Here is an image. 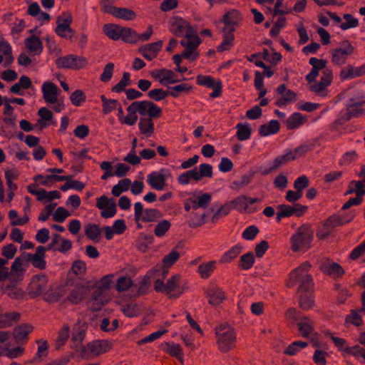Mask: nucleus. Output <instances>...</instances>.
Here are the masks:
<instances>
[{
	"mask_svg": "<svg viewBox=\"0 0 365 365\" xmlns=\"http://www.w3.org/2000/svg\"><path fill=\"white\" fill-rule=\"evenodd\" d=\"M217 344L220 352L227 353L235 346L237 336L234 329L227 324H222L215 329Z\"/></svg>",
	"mask_w": 365,
	"mask_h": 365,
	"instance_id": "7ed1b4c3",
	"label": "nucleus"
},
{
	"mask_svg": "<svg viewBox=\"0 0 365 365\" xmlns=\"http://www.w3.org/2000/svg\"><path fill=\"white\" fill-rule=\"evenodd\" d=\"M122 29L123 27L118 25L108 24L104 25L103 32L109 38L117 41L121 36Z\"/></svg>",
	"mask_w": 365,
	"mask_h": 365,
	"instance_id": "58836bf2",
	"label": "nucleus"
},
{
	"mask_svg": "<svg viewBox=\"0 0 365 365\" xmlns=\"http://www.w3.org/2000/svg\"><path fill=\"white\" fill-rule=\"evenodd\" d=\"M197 83L200 86L213 89V92L210 94L211 98H217L221 95L222 83L220 80L215 81L214 78L210 76L198 75L197 76Z\"/></svg>",
	"mask_w": 365,
	"mask_h": 365,
	"instance_id": "6ab92c4d",
	"label": "nucleus"
},
{
	"mask_svg": "<svg viewBox=\"0 0 365 365\" xmlns=\"http://www.w3.org/2000/svg\"><path fill=\"white\" fill-rule=\"evenodd\" d=\"M241 251V246L235 245L232 247L222 256L220 259V262L222 264L231 262L240 254Z\"/></svg>",
	"mask_w": 365,
	"mask_h": 365,
	"instance_id": "a18cd8bd",
	"label": "nucleus"
},
{
	"mask_svg": "<svg viewBox=\"0 0 365 365\" xmlns=\"http://www.w3.org/2000/svg\"><path fill=\"white\" fill-rule=\"evenodd\" d=\"M212 199V195L210 193H204L198 199L190 200L192 204V209L197 210L198 208H206L210 205Z\"/></svg>",
	"mask_w": 365,
	"mask_h": 365,
	"instance_id": "49530a36",
	"label": "nucleus"
},
{
	"mask_svg": "<svg viewBox=\"0 0 365 365\" xmlns=\"http://www.w3.org/2000/svg\"><path fill=\"white\" fill-rule=\"evenodd\" d=\"M319 269L324 274L336 278L341 277L345 272L339 264L331 262L328 259L320 264Z\"/></svg>",
	"mask_w": 365,
	"mask_h": 365,
	"instance_id": "aec40b11",
	"label": "nucleus"
},
{
	"mask_svg": "<svg viewBox=\"0 0 365 365\" xmlns=\"http://www.w3.org/2000/svg\"><path fill=\"white\" fill-rule=\"evenodd\" d=\"M170 89L171 91H168V96H171L173 98H177L178 96V93H189L192 90V87L187 83H181L171 87Z\"/></svg>",
	"mask_w": 365,
	"mask_h": 365,
	"instance_id": "e2e57ef3",
	"label": "nucleus"
},
{
	"mask_svg": "<svg viewBox=\"0 0 365 365\" xmlns=\"http://www.w3.org/2000/svg\"><path fill=\"white\" fill-rule=\"evenodd\" d=\"M242 21L241 14L235 9L231 10L224 14L221 20L224 24H228L237 27Z\"/></svg>",
	"mask_w": 365,
	"mask_h": 365,
	"instance_id": "473e14b6",
	"label": "nucleus"
},
{
	"mask_svg": "<svg viewBox=\"0 0 365 365\" xmlns=\"http://www.w3.org/2000/svg\"><path fill=\"white\" fill-rule=\"evenodd\" d=\"M163 41L148 43L138 48V52L148 61L156 58L163 46Z\"/></svg>",
	"mask_w": 365,
	"mask_h": 365,
	"instance_id": "412c9836",
	"label": "nucleus"
},
{
	"mask_svg": "<svg viewBox=\"0 0 365 365\" xmlns=\"http://www.w3.org/2000/svg\"><path fill=\"white\" fill-rule=\"evenodd\" d=\"M150 76L163 86L175 83L180 81L176 78L173 71L166 68L154 70L150 72Z\"/></svg>",
	"mask_w": 365,
	"mask_h": 365,
	"instance_id": "2eb2a0df",
	"label": "nucleus"
},
{
	"mask_svg": "<svg viewBox=\"0 0 365 365\" xmlns=\"http://www.w3.org/2000/svg\"><path fill=\"white\" fill-rule=\"evenodd\" d=\"M327 86H326L323 83L320 81H316L314 80V82H312L309 86V90L314 93L320 96H326L327 95Z\"/></svg>",
	"mask_w": 365,
	"mask_h": 365,
	"instance_id": "052dcab7",
	"label": "nucleus"
},
{
	"mask_svg": "<svg viewBox=\"0 0 365 365\" xmlns=\"http://www.w3.org/2000/svg\"><path fill=\"white\" fill-rule=\"evenodd\" d=\"M170 222L168 220H163L156 225L153 231L154 234L157 237H163L170 230Z\"/></svg>",
	"mask_w": 365,
	"mask_h": 365,
	"instance_id": "13d9d810",
	"label": "nucleus"
},
{
	"mask_svg": "<svg viewBox=\"0 0 365 365\" xmlns=\"http://www.w3.org/2000/svg\"><path fill=\"white\" fill-rule=\"evenodd\" d=\"M200 43L201 40L195 33L190 34L188 37H185L184 39L180 41V44L185 49L189 50H196Z\"/></svg>",
	"mask_w": 365,
	"mask_h": 365,
	"instance_id": "a19ab883",
	"label": "nucleus"
},
{
	"mask_svg": "<svg viewBox=\"0 0 365 365\" xmlns=\"http://www.w3.org/2000/svg\"><path fill=\"white\" fill-rule=\"evenodd\" d=\"M112 346L113 344L108 340L93 341L86 346H82L81 356L88 360L93 359L110 351Z\"/></svg>",
	"mask_w": 365,
	"mask_h": 365,
	"instance_id": "0eeeda50",
	"label": "nucleus"
},
{
	"mask_svg": "<svg viewBox=\"0 0 365 365\" xmlns=\"http://www.w3.org/2000/svg\"><path fill=\"white\" fill-rule=\"evenodd\" d=\"M19 176L18 172L14 169L6 170L5 171V178L6 180V184L10 190L8 194L9 201L13 197V192L16 190V185L14 184V181L17 179Z\"/></svg>",
	"mask_w": 365,
	"mask_h": 365,
	"instance_id": "4c0bfd02",
	"label": "nucleus"
},
{
	"mask_svg": "<svg viewBox=\"0 0 365 365\" xmlns=\"http://www.w3.org/2000/svg\"><path fill=\"white\" fill-rule=\"evenodd\" d=\"M237 128V138L239 140H246L250 138L252 129L247 124L238 123L236 126Z\"/></svg>",
	"mask_w": 365,
	"mask_h": 365,
	"instance_id": "09e8293b",
	"label": "nucleus"
},
{
	"mask_svg": "<svg viewBox=\"0 0 365 365\" xmlns=\"http://www.w3.org/2000/svg\"><path fill=\"white\" fill-rule=\"evenodd\" d=\"M48 287V278L43 274L35 275L29 284L27 293L31 298L40 296L46 289Z\"/></svg>",
	"mask_w": 365,
	"mask_h": 365,
	"instance_id": "9d476101",
	"label": "nucleus"
},
{
	"mask_svg": "<svg viewBox=\"0 0 365 365\" xmlns=\"http://www.w3.org/2000/svg\"><path fill=\"white\" fill-rule=\"evenodd\" d=\"M59 91L58 86L52 82H45L42 86L43 97L58 95Z\"/></svg>",
	"mask_w": 365,
	"mask_h": 365,
	"instance_id": "680f3d73",
	"label": "nucleus"
},
{
	"mask_svg": "<svg viewBox=\"0 0 365 365\" xmlns=\"http://www.w3.org/2000/svg\"><path fill=\"white\" fill-rule=\"evenodd\" d=\"M312 240L313 231L309 225H303L291 237V249L293 252H298L304 248H309Z\"/></svg>",
	"mask_w": 365,
	"mask_h": 365,
	"instance_id": "423d86ee",
	"label": "nucleus"
},
{
	"mask_svg": "<svg viewBox=\"0 0 365 365\" xmlns=\"http://www.w3.org/2000/svg\"><path fill=\"white\" fill-rule=\"evenodd\" d=\"M164 170L160 172H153L147 177V182L150 186L157 190H163L166 186V178L163 173Z\"/></svg>",
	"mask_w": 365,
	"mask_h": 365,
	"instance_id": "4be33fe9",
	"label": "nucleus"
},
{
	"mask_svg": "<svg viewBox=\"0 0 365 365\" xmlns=\"http://www.w3.org/2000/svg\"><path fill=\"white\" fill-rule=\"evenodd\" d=\"M21 318V314L17 312H11L2 315L0 317L1 322L3 323V327H9L13 324V323L19 321Z\"/></svg>",
	"mask_w": 365,
	"mask_h": 365,
	"instance_id": "bf43d9fd",
	"label": "nucleus"
},
{
	"mask_svg": "<svg viewBox=\"0 0 365 365\" xmlns=\"http://www.w3.org/2000/svg\"><path fill=\"white\" fill-rule=\"evenodd\" d=\"M280 128V124L277 120H272L268 124H262L259 128V134L261 136L277 133Z\"/></svg>",
	"mask_w": 365,
	"mask_h": 365,
	"instance_id": "e433bc0d",
	"label": "nucleus"
},
{
	"mask_svg": "<svg viewBox=\"0 0 365 365\" xmlns=\"http://www.w3.org/2000/svg\"><path fill=\"white\" fill-rule=\"evenodd\" d=\"M364 71L365 68H363V66L354 68V66L349 64L345 68L341 69L339 73V77L343 81L349 78H353L364 74Z\"/></svg>",
	"mask_w": 365,
	"mask_h": 365,
	"instance_id": "cd10ccee",
	"label": "nucleus"
},
{
	"mask_svg": "<svg viewBox=\"0 0 365 365\" xmlns=\"http://www.w3.org/2000/svg\"><path fill=\"white\" fill-rule=\"evenodd\" d=\"M364 103V99L357 101L351 98L346 106L347 118L350 119L352 117H359L364 114L365 110L361 108Z\"/></svg>",
	"mask_w": 365,
	"mask_h": 365,
	"instance_id": "bb28decb",
	"label": "nucleus"
},
{
	"mask_svg": "<svg viewBox=\"0 0 365 365\" xmlns=\"http://www.w3.org/2000/svg\"><path fill=\"white\" fill-rule=\"evenodd\" d=\"M56 24L57 26L55 29L56 34L63 38L68 37L71 39L74 34V31L70 27V25L61 24L60 23H56Z\"/></svg>",
	"mask_w": 365,
	"mask_h": 365,
	"instance_id": "5fc2aeb1",
	"label": "nucleus"
},
{
	"mask_svg": "<svg viewBox=\"0 0 365 365\" xmlns=\"http://www.w3.org/2000/svg\"><path fill=\"white\" fill-rule=\"evenodd\" d=\"M154 118H142L140 119V122L138 124L139 129L140 132L147 135H151L154 132V123L153 119Z\"/></svg>",
	"mask_w": 365,
	"mask_h": 365,
	"instance_id": "ea45409f",
	"label": "nucleus"
},
{
	"mask_svg": "<svg viewBox=\"0 0 365 365\" xmlns=\"http://www.w3.org/2000/svg\"><path fill=\"white\" fill-rule=\"evenodd\" d=\"M343 19L345 22L340 24V28L342 30H347L351 28H356L359 26V21L354 18L351 14H345L343 15Z\"/></svg>",
	"mask_w": 365,
	"mask_h": 365,
	"instance_id": "6e6d98bb",
	"label": "nucleus"
},
{
	"mask_svg": "<svg viewBox=\"0 0 365 365\" xmlns=\"http://www.w3.org/2000/svg\"><path fill=\"white\" fill-rule=\"evenodd\" d=\"M88 324L85 322L78 320L73 327L71 341L75 347H80L82 349L83 341L84 340L88 329Z\"/></svg>",
	"mask_w": 365,
	"mask_h": 365,
	"instance_id": "f3484780",
	"label": "nucleus"
},
{
	"mask_svg": "<svg viewBox=\"0 0 365 365\" xmlns=\"http://www.w3.org/2000/svg\"><path fill=\"white\" fill-rule=\"evenodd\" d=\"M0 343H4L6 349L4 355L10 359L19 356L22 352L23 327L15 328L12 333L0 331Z\"/></svg>",
	"mask_w": 365,
	"mask_h": 365,
	"instance_id": "f257e3e1",
	"label": "nucleus"
},
{
	"mask_svg": "<svg viewBox=\"0 0 365 365\" xmlns=\"http://www.w3.org/2000/svg\"><path fill=\"white\" fill-rule=\"evenodd\" d=\"M307 121V118L300 113H294L285 121L288 130H293L302 125Z\"/></svg>",
	"mask_w": 365,
	"mask_h": 365,
	"instance_id": "72a5a7b5",
	"label": "nucleus"
},
{
	"mask_svg": "<svg viewBox=\"0 0 365 365\" xmlns=\"http://www.w3.org/2000/svg\"><path fill=\"white\" fill-rule=\"evenodd\" d=\"M310 268V263L305 262L292 270L289 275L286 286L291 288L299 284L298 292H308L314 284L312 277L309 274Z\"/></svg>",
	"mask_w": 365,
	"mask_h": 365,
	"instance_id": "f03ea898",
	"label": "nucleus"
},
{
	"mask_svg": "<svg viewBox=\"0 0 365 365\" xmlns=\"http://www.w3.org/2000/svg\"><path fill=\"white\" fill-rule=\"evenodd\" d=\"M277 208L279 211L277 214L276 219L278 222H279L283 217H289L292 215L301 217L307 210V206L298 203L294 204V206L282 204L278 205Z\"/></svg>",
	"mask_w": 365,
	"mask_h": 365,
	"instance_id": "f8f14e48",
	"label": "nucleus"
},
{
	"mask_svg": "<svg viewBox=\"0 0 365 365\" xmlns=\"http://www.w3.org/2000/svg\"><path fill=\"white\" fill-rule=\"evenodd\" d=\"M236 27L228 24H224L222 28L223 41L221 44L217 47V51L222 52L227 50L232 45L234 40L233 32L235 31Z\"/></svg>",
	"mask_w": 365,
	"mask_h": 365,
	"instance_id": "5701e85b",
	"label": "nucleus"
},
{
	"mask_svg": "<svg viewBox=\"0 0 365 365\" xmlns=\"http://www.w3.org/2000/svg\"><path fill=\"white\" fill-rule=\"evenodd\" d=\"M121 39L127 43H136L138 42V34L133 29L128 27H123Z\"/></svg>",
	"mask_w": 365,
	"mask_h": 365,
	"instance_id": "37998d69",
	"label": "nucleus"
},
{
	"mask_svg": "<svg viewBox=\"0 0 365 365\" xmlns=\"http://www.w3.org/2000/svg\"><path fill=\"white\" fill-rule=\"evenodd\" d=\"M297 327L302 336L307 338L314 330V322L310 318L304 317L297 323Z\"/></svg>",
	"mask_w": 365,
	"mask_h": 365,
	"instance_id": "c9c22d12",
	"label": "nucleus"
},
{
	"mask_svg": "<svg viewBox=\"0 0 365 365\" xmlns=\"http://www.w3.org/2000/svg\"><path fill=\"white\" fill-rule=\"evenodd\" d=\"M249 197L246 195H240L235 199L231 200L232 208L240 212H246L248 209Z\"/></svg>",
	"mask_w": 365,
	"mask_h": 365,
	"instance_id": "8fccbe9b",
	"label": "nucleus"
},
{
	"mask_svg": "<svg viewBox=\"0 0 365 365\" xmlns=\"http://www.w3.org/2000/svg\"><path fill=\"white\" fill-rule=\"evenodd\" d=\"M56 64L59 68L78 70L86 67L88 62L86 58L83 56L68 55L58 58L56 60Z\"/></svg>",
	"mask_w": 365,
	"mask_h": 365,
	"instance_id": "1a4fd4ad",
	"label": "nucleus"
},
{
	"mask_svg": "<svg viewBox=\"0 0 365 365\" xmlns=\"http://www.w3.org/2000/svg\"><path fill=\"white\" fill-rule=\"evenodd\" d=\"M232 208L231 201L222 205L212 217V222L215 223L222 215H227Z\"/></svg>",
	"mask_w": 365,
	"mask_h": 365,
	"instance_id": "0e129e2a",
	"label": "nucleus"
},
{
	"mask_svg": "<svg viewBox=\"0 0 365 365\" xmlns=\"http://www.w3.org/2000/svg\"><path fill=\"white\" fill-rule=\"evenodd\" d=\"M292 160H294V157H292V154L290 153V151L283 155L278 156L274 160L273 165L263 171L262 175H268L269 173L276 170L280 166L285 165Z\"/></svg>",
	"mask_w": 365,
	"mask_h": 365,
	"instance_id": "c756f323",
	"label": "nucleus"
},
{
	"mask_svg": "<svg viewBox=\"0 0 365 365\" xmlns=\"http://www.w3.org/2000/svg\"><path fill=\"white\" fill-rule=\"evenodd\" d=\"M45 252V247L40 245L36 247L34 254H28L26 255V260L27 262L31 263L35 268L43 270L46 266Z\"/></svg>",
	"mask_w": 365,
	"mask_h": 365,
	"instance_id": "a211bd4d",
	"label": "nucleus"
},
{
	"mask_svg": "<svg viewBox=\"0 0 365 365\" xmlns=\"http://www.w3.org/2000/svg\"><path fill=\"white\" fill-rule=\"evenodd\" d=\"M0 52L4 55V64L9 66L14 61L12 49L10 44L5 40L3 34L0 33Z\"/></svg>",
	"mask_w": 365,
	"mask_h": 365,
	"instance_id": "7c9ffc66",
	"label": "nucleus"
},
{
	"mask_svg": "<svg viewBox=\"0 0 365 365\" xmlns=\"http://www.w3.org/2000/svg\"><path fill=\"white\" fill-rule=\"evenodd\" d=\"M121 311L128 317H134L140 314V309L138 305L133 303L122 306Z\"/></svg>",
	"mask_w": 365,
	"mask_h": 365,
	"instance_id": "3c124183",
	"label": "nucleus"
},
{
	"mask_svg": "<svg viewBox=\"0 0 365 365\" xmlns=\"http://www.w3.org/2000/svg\"><path fill=\"white\" fill-rule=\"evenodd\" d=\"M138 113L141 116L148 115V118H160L162 115V109L152 101H138Z\"/></svg>",
	"mask_w": 365,
	"mask_h": 365,
	"instance_id": "dca6fc26",
	"label": "nucleus"
},
{
	"mask_svg": "<svg viewBox=\"0 0 365 365\" xmlns=\"http://www.w3.org/2000/svg\"><path fill=\"white\" fill-rule=\"evenodd\" d=\"M344 351L350 355L355 356L356 358L361 357L365 361V349L360 346L359 345H355L353 346H347Z\"/></svg>",
	"mask_w": 365,
	"mask_h": 365,
	"instance_id": "774afa93",
	"label": "nucleus"
},
{
	"mask_svg": "<svg viewBox=\"0 0 365 365\" xmlns=\"http://www.w3.org/2000/svg\"><path fill=\"white\" fill-rule=\"evenodd\" d=\"M38 115L39 116L38 124L41 126V128H45L51 124L54 125L56 123L54 121H52V112L45 107H43L38 110Z\"/></svg>",
	"mask_w": 365,
	"mask_h": 365,
	"instance_id": "2f4dec72",
	"label": "nucleus"
},
{
	"mask_svg": "<svg viewBox=\"0 0 365 365\" xmlns=\"http://www.w3.org/2000/svg\"><path fill=\"white\" fill-rule=\"evenodd\" d=\"M163 350L170 356L178 359L182 364L184 363L183 353L180 344L166 342Z\"/></svg>",
	"mask_w": 365,
	"mask_h": 365,
	"instance_id": "f704fd0d",
	"label": "nucleus"
},
{
	"mask_svg": "<svg viewBox=\"0 0 365 365\" xmlns=\"http://www.w3.org/2000/svg\"><path fill=\"white\" fill-rule=\"evenodd\" d=\"M332 230L333 229L331 228V226L326 220L323 222L322 225L318 228L317 232V237L319 240H325L330 235Z\"/></svg>",
	"mask_w": 365,
	"mask_h": 365,
	"instance_id": "69168bd1",
	"label": "nucleus"
},
{
	"mask_svg": "<svg viewBox=\"0 0 365 365\" xmlns=\"http://www.w3.org/2000/svg\"><path fill=\"white\" fill-rule=\"evenodd\" d=\"M170 29L171 33L178 37H188L190 34L195 33L192 26L187 21L180 17L173 19Z\"/></svg>",
	"mask_w": 365,
	"mask_h": 365,
	"instance_id": "9b49d317",
	"label": "nucleus"
},
{
	"mask_svg": "<svg viewBox=\"0 0 365 365\" xmlns=\"http://www.w3.org/2000/svg\"><path fill=\"white\" fill-rule=\"evenodd\" d=\"M104 292H106V291L101 289V288L98 286L96 287V289L94 291L91 298L93 304L96 305V307H92L94 311H98L101 309L103 306V299L101 296Z\"/></svg>",
	"mask_w": 365,
	"mask_h": 365,
	"instance_id": "864d4df0",
	"label": "nucleus"
},
{
	"mask_svg": "<svg viewBox=\"0 0 365 365\" xmlns=\"http://www.w3.org/2000/svg\"><path fill=\"white\" fill-rule=\"evenodd\" d=\"M208 303L212 306H218L226 299L224 291L217 287L209 288L205 291Z\"/></svg>",
	"mask_w": 365,
	"mask_h": 365,
	"instance_id": "b1692460",
	"label": "nucleus"
},
{
	"mask_svg": "<svg viewBox=\"0 0 365 365\" xmlns=\"http://www.w3.org/2000/svg\"><path fill=\"white\" fill-rule=\"evenodd\" d=\"M216 262L214 260L202 263L197 267V272L202 279H207L214 272Z\"/></svg>",
	"mask_w": 365,
	"mask_h": 365,
	"instance_id": "c03bdc74",
	"label": "nucleus"
},
{
	"mask_svg": "<svg viewBox=\"0 0 365 365\" xmlns=\"http://www.w3.org/2000/svg\"><path fill=\"white\" fill-rule=\"evenodd\" d=\"M307 342L297 341L289 344L287 348L284 351V354L289 356L295 355L300 349L307 346Z\"/></svg>",
	"mask_w": 365,
	"mask_h": 365,
	"instance_id": "603ef678",
	"label": "nucleus"
},
{
	"mask_svg": "<svg viewBox=\"0 0 365 365\" xmlns=\"http://www.w3.org/2000/svg\"><path fill=\"white\" fill-rule=\"evenodd\" d=\"M134 210V217L136 222L140 220L145 222H155L163 216L160 211L157 209L150 208L143 210V206L140 202L135 203Z\"/></svg>",
	"mask_w": 365,
	"mask_h": 365,
	"instance_id": "6e6552de",
	"label": "nucleus"
},
{
	"mask_svg": "<svg viewBox=\"0 0 365 365\" xmlns=\"http://www.w3.org/2000/svg\"><path fill=\"white\" fill-rule=\"evenodd\" d=\"M276 93L279 97L274 104L278 107L286 106L297 101V93L287 88L285 84L279 85L276 89Z\"/></svg>",
	"mask_w": 365,
	"mask_h": 365,
	"instance_id": "4468645a",
	"label": "nucleus"
},
{
	"mask_svg": "<svg viewBox=\"0 0 365 365\" xmlns=\"http://www.w3.org/2000/svg\"><path fill=\"white\" fill-rule=\"evenodd\" d=\"M24 43L27 52L32 56L39 55L43 51L42 42L39 37L35 35L32 34L31 36L28 37L24 41Z\"/></svg>",
	"mask_w": 365,
	"mask_h": 365,
	"instance_id": "393cba45",
	"label": "nucleus"
},
{
	"mask_svg": "<svg viewBox=\"0 0 365 365\" xmlns=\"http://www.w3.org/2000/svg\"><path fill=\"white\" fill-rule=\"evenodd\" d=\"M70 336V327L64 325L59 330L57 339L56 341V349L59 350L67 341Z\"/></svg>",
	"mask_w": 365,
	"mask_h": 365,
	"instance_id": "de8ad7c7",
	"label": "nucleus"
},
{
	"mask_svg": "<svg viewBox=\"0 0 365 365\" xmlns=\"http://www.w3.org/2000/svg\"><path fill=\"white\" fill-rule=\"evenodd\" d=\"M343 48H335L332 51L331 61L338 66L344 64L347 57L354 53V47L349 41L341 42Z\"/></svg>",
	"mask_w": 365,
	"mask_h": 365,
	"instance_id": "ddd939ff",
	"label": "nucleus"
},
{
	"mask_svg": "<svg viewBox=\"0 0 365 365\" xmlns=\"http://www.w3.org/2000/svg\"><path fill=\"white\" fill-rule=\"evenodd\" d=\"M255 263V257L252 252H249L240 257L239 267L244 270L250 269Z\"/></svg>",
	"mask_w": 365,
	"mask_h": 365,
	"instance_id": "4d7b16f0",
	"label": "nucleus"
},
{
	"mask_svg": "<svg viewBox=\"0 0 365 365\" xmlns=\"http://www.w3.org/2000/svg\"><path fill=\"white\" fill-rule=\"evenodd\" d=\"M101 230L98 225L88 224L85 227V235L94 242H98L101 238Z\"/></svg>",
	"mask_w": 365,
	"mask_h": 365,
	"instance_id": "79ce46f5",
	"label": "nucleus"
},
{
	"mask_svg": "<svg viewBox=\"0 0 365 365\" xmlns=\"http://www.w3.org/2000/svg\"><path fill=\"white\" fill-rule=\"evenodd\" d=\"M22 273L23 258L19 257L15 259L11 266V277L14 280L6 286L4 291L11 298L19 299L21 296V288L16 287L17 281L15 280V279L16 278L18 280L21 281L22 279Z\"/></svg>",
	"mask_w": 365,
	"mask_h": 365,
	"instance_id": "39448f33",
	"label": "nucleus"
},
{
	"mask_svg": "<svg viewBox=\"0 0 365 365\" xmlns=\"http://www.w3.org/2000/svg\"><path fill=\"white\" fill-rule=\"evenodd\" d=\"M89 292L88 286L78 284L76 285L69 293L67 299L73 304L81 302Z\"/></svg>",
	"mask_w": 365,
	"mask_h": 365,
	"instance_id": "a878e982",
	"label": "nucleus"
},
{
	"mask_svg": "<svg viewBox=\"0 0 365 365\" xmlns=\"http://www.w3.org/2000/svg\"><path fill=\"white\" fill-rule=\"evenodd\" d=\"M130 83V73L127 72H124L123 74L122 79L118 83H117L115 86H114L111 91L115 93H120L121 91H123L125 90V88L128 86Z\"/></svg>",
	"mask_w": 365,
	"mask_h": 365,
	"instance_id": "338daca9",
	"label": "nucleus"
},
{
	"mask_svg": "<svg viewBox=\"0 0 365 365\" xmlns=\"http://www.w3.org/2000/svg\"><path fill=\"white\" fill-rule=\"evenodd\" d=\"M108 14H110L115 17L124 19V20H133L135 18L136 14L132 9L127 8H118L113 6V8H108Z\"/></svg>",
	"mask_w": 365,
	"mask_h": 365,
	"instance_id": "c85d7f7f",
	"label": "nucleus"
},
{
	"mask_svg": "<svg viewBox=\"0 0 365 365\" xmlns=\"http://www.w3.org/2000/svg\"><path fill=\"white\" fill-rule=\"evenodd\" d=\"M180 274H175L167 280L166 284L158 279L154 283V289L156 292H164L169 299L178 297L184 292V288L180 285Z\"/></svg>",
	"mask_w": 365,
	"mask_h": 365,
	"instance_id": "20e7f679",
	"label": "nucleus"
}]
</instances>
